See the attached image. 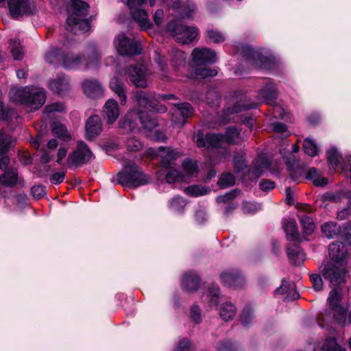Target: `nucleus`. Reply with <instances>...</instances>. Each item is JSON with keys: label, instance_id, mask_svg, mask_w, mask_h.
<instances>
[{"label": "nucleus", "instance_id": "obj_1", "mask_svg": "<svg viewBox=\"0 0 351 351\" xmlns=\"http://www.w3.org/2000/svg\"><path fill=\"white\" fill-rule=\"evenodd\" d=\"M133 102L137 106V109L129 111L119 123V128L126 133L134 132L138 128L136 121L132 119L134 113L138 114L143 128L152 132L158 126L157 119L153 113H164L167 110L165 106L155 104L152 95L143 90L134 93Z\"/></svg>", "mask_w": 351, "mask_h": 351}, {"label": "nucleus", "instance_id": "obj_2", "mask_svg": "<svg viewBox=\"0 0 351 351\" xmlns=\"http://www.w3.org/2000/svg\"><path fill=\"white\" fill-rule=\"evenodd\" d=\"M130 10L132 19L142 29H147L152 26L148 14L144 9L146 0H121ZM174 10H180L183 17H190L195 10V4L189 0H162ZM151 7L156 4V0H149Z\"/></svg>", "mask_w": 351, "mask_h": 351}, {"label": "nucleus", "instance_id": "obj_3", "mask_svg": "<svg viewBox=\"0 0 351 351\" xmlns=\"http://www.w3.org/2000/svg\"><path fill=\"white\" fill-rule=\"evenodd\" d=\"M240 130L238 128H228L225 134H207L204 137L202 134H198L196 143L199 147H206L207 149H216L217 154H221L220 162L227 158L226 145L239 143Z\"/></svg>", "mask_w": 351, "mask_h": 351}, {"label": "nucleus", "instance_id": "obj_4", "mask_svg": "<svg viewBox=\"0 0 351 351\" xmlns=\"http://www.w3.org/2000/svg\"><path fill=\"white\" fill-rule=\"evenodd\" d=\"M342 297V291L339 288H335L330 291L324 316L331 318L341 327H346L351 325V310L348 313V308L341 304Z\"/></svg>", "mask_w": 351, "mask_h": 351}, {"label": "nucleus", "instance_id": "obj_5", "mask_svg": "<svg viewBox=\"0 0 351 351\" xmlns=\"http://www.w3.org/2000/svg\"><path fill=\"white\" fill-rule=\"evenodd\" d=\"M89 5L81 0H72L68 9L66 28L75 34L89 31L90 21L88 18Z\"/></svg>", "mask_w": 351, "mask_h": 351}, {"label": "nucleus", "instance_id": "obj_6", "mask_svg": "<svg viewBox=\"0 0 351 351\" xmlns=\"http://www.w3.org/2000/svg\"><path fill=\"white\" fill-rule=\"evenodd\" d=\"M100 53L95 44H90L86 49V57L73 53H65L62 57V66L66 69H80L98 68L100 62Z\"/></svg>", "mask_w": 351, "mask_h": 351}, {"label": "nucleus", "instance_id": "obj_7", "mask_svg": "<svg viewBox=\"0 0 351 351\" xmlns=\"http://www.w3.org/2000/svg\"><path fill=\"white\" fill-rule=\"evenodd\" d=\"M10 95L14 101L27 105L34 110L40 108L46 101L45 90L36 86L12 88Z\"/></svg>", "mask_w": 351, "mask_h": 351}, {"label": "nucleus", "instance_id": "obj_8", "mask_svg": "<svg viewBox=\"0 0 351 351\" xmlns=\"http://www.w3.org/2000/svg\"><path fill=\"white\" fill-rule=\"evenodd\" d=\"M117 182L123 187L136 188L149 182V178L135 164L128 162L117 176Z\"/></svg>", "mask_w": 351, "mask_h": 351}, {"label": "nucleus", "instance_id": "obj_9", "mask_svg": "<svg viewBox=\"0 0 351 351\" xmlns=\"http://www.w3.org/2000/svg\"><path fill=\"white\" fill-rule=\"evenodd\" d=\"M174 39L182 44L191 43L198 35V30L194 26H186L180 21L175 20L168 23L166 27Z\"/></svg>", "mask_w": 351, "mask_h": 351}, {"label": "nucleus", "instance_id": "obj_10", "mask_svg": "<svg viewBox=\"0 0 351 351\" xmlns=\"http://www.w3.org/2000/svg\"><path fill=\"white\" fill-rule=\"evenodd\" d=\"M242 53L252 65L266 69H274L278 64L273 55H264L258 51H254L250 46L242 47Z\"/></svg>", "mask_w": 351, "mask_h": 351}, {"label": "nucleus", "instance_id": "obj_11", "mask_svg": "<svg viewBox=\"0 0 351 351\" xmlns=\"http://www.w3.org/2000/svg\"><path fill=\"white\" fill-rule=\"evenodd\" d=\"M324 278L328 280L331 286H337L346 282L347 269L346 263H328L322 270Z\"/></svg>", "mask_w": 351, "mask_h": 351}, {"label": "nucleus", "instance_id": "obj_12", "mask_svg": "<svg viewBox=\"0 0 351 351\" xmlns=\"http://www.w3.org/2000/svg\"><path fill=\"white\" fill-rule=\"evenodd\" d=\"M114 44L117 52L121 56H132L140 54L142 51L139 43L124 33L117 36Z\"/></svg>", "mask_w": 351, "mask_h": 351}, {"label": "nucleus", "instance_id": "obj_13", "mask_svg": "<svg viewBox=\"0 0 351 351\" xmlns=\"http://www.w3.org/2000/svg\"><path fill=\"white\" fill-rule=\"evenodd\" d=\"M93 158L88 146L83 141L77 143L76 148L69 155L66 162L69 168H77L88 163Z\"/></svg>", "mask_w": 351, "mask_h": 351}, {"label": "nucleus", "instance_id": "obj_14", "mask_svg": "<svg viewBox=\"0 0 351 351\" xmlns=\"http://www.w3.org/2000/svg\"><path fill=\"white\" fill-rule=\"evenodd\" d=\"M221 282L230 288L238 289L245 284V278L240 270L236 268H229L223 271L220 274Z\"/></svg>", "mask_w": 351, "mask_h": 351}, {"label": "nucleus", "instance_id": "obj_15", "mask_svg": "<svg viewBox=\"0 0 351 351\" xmlns=\"http://www.w3.org/2000/svg\"><path fill=\"white\" fill-rule=\"evenodd\" d=\"M192 63L194 66H205L216 61L217 55L215 51L203 47L195 48L191 53Z\"/></svg>", "mask_w": 351, "mask_h": 351}, {"label": "nucleus", "instance_id": "obj_16", "mask_svg": "<svg viewBox=\"0 0 351 351\" xmlns=\"http://www.w3.org/2000/svg\"><path fill=\"white\" fill-rule=\"evenodd\" d=\"M10 15L14 19H18L32 12L33 5L29 0H8Z\"/></svg>", "mask_w": 351, "mask_h": 351}, {"label": "nucleus", "instance_id": "obj_17", "mask_svg": "<svg viewBox=\"0 0 351 351\" xmlns=\"http://www.w3.org/2000/svg\"><path fill=\"white\" fill-rule=\"evenodd\" d=\"M148 76L149 71L144 66H130L128 69L130 80L136 87H147Z\"/></svg>", "mask_w": 351, "mask_h": 351}, {"label": "nucleus", "instance_id": "obj_18", "mask_svg": "<svg viewBox=\"0 0 351 351\" xmlns=\"http://www.w3.org/2000/svg\"><path fill=\"white\" fill-rule=\"evenodd\" d=\"M247 97L241 93H236L232 97L230 98V101L233 105L232 107H228L223 112L226 116H229L231 114L237 113L242 110L255 108L256 104L254 103L247 104Z\"/></svg>", "mask_w": 351, "mask_h": 351}, {"label": "nucleus", "instance_id": "obj_19", "mask_svg": "<svg viewBox=\"0 0 351 351\" xmlns=\"http://www.w3.org/2000/svg\"><path fill=\"white\" fill-rule=\"evenodd\" d=\"M193 107L189 103L175 104L172 116L173 123L182 127L186 123V119L193 113Z\"/></svg>", "mask_w": 351, "mask_h": 351}, {"label": "nucleus", "instance_id": "obj_20", "mask_svg": "<svg viewBox=\"0 0 351 351\" xmlns=\"http://www.w3.org/2000/svg\"><path fill=\"white\" fill-rule=\"evenodd\" d=\"M278 92L271 80L268 79L265 81L264 86L260 90L258 99L263 102L271 104L274 100L277 98Z\"/></svg>", "mask_w": 351, "mask_h": 351}, {"label": "nucleus", "instance_id": "obj_21", "mask_svg": "<svg viewBox=\"0 0 351 351\" xmlns=\"http://www.w3.org/2000/svg\"><path fill=\"white\" fill-rule=\"evenodd\" d=\"M328 253L330 261L335 263H345L347 250L342 242H335L328 247Z\"/></svg>", "mask_w": 351, "mask_h": 351}, {"label": "nucleus", "instance_id": "obj_22", "mask_svg": "<svg viewBox=\"0 0 351 351\" xmlns=\"http://www.w3.org/2000/svg\"><path fill=\"white\" fill-rule=\"evenodd\" d=\"M157 154L160 157V163L162 167H168L180 156V153L176 149L159 147Z\"/></svg>", "mask_w": 351, "mask_h": 351}, {"label": "nucleus", "instance_id": "obj_23", "mask_svg": "<svg viewBox=\"0 0 351 351\" xmlns=\"http://www.w3.org/2000/svg\"><path fill=\"white\" fill-rule=\"evenodd\" d=\"M86 137L92 140L97 136L102 130L101 120L98 115H93L86 123Z\"/></svg>", "mask_w": 351, "mask_h": 351}, {"label": "nucleus", "instance_id": "obj_24", "mask_svg": "<svg viewBox=\"0 0 351 351\" xmlns=\"http://www.w3.org/2000/svg\"><path fill=\"white\" fill-rule=\"evenodd\" d=\"M118 103L113 99H109L104 106L103 116L109 124L114 123L119 116Z\"/></svg>", "mask_w": 351, "mask_h": 351}, {"label": "nucleus", "instance_id": "obj_25", "mask_svg": "<svg viewBox=\"0 0 351 351\" xmlns=\"http://www.w3.org/2000/svg\"><path fill=\"white\" fill-rule=\"evenodd\" d=\"M199 286V278L195 272L186 273L182 280V289L186 292L196 291Z\"/></svg>", "mask_w": 351, "mask_h": 351}, {"label": "nucleus", "instance_id": "obj_26", "mask_svg": "<svg viewBox=\"0 0 351 351\" xmlns=\"http://www.w3.org/2000/svg\"><path fill=\"white\" fill-rule=\"evenodd\" d=\"M109 86L118 96L121 105L125 106L128 101L125 84L117 77H114L110 80Z\"/></svg>", "mask_w": 351, "mask_h": 351}, {"label": "nucleus", "instance_id": "obj_27", "mask_svg": "<svg viewBox=\"0 0 351 351\" xmlns=\"http://www.w3.org/2000/svg\"><path fill=\"white\" fill-rule=\"evenodd\" d=\"M351 157V156H350ZM328 161L334 169L340 167L342 169L343 165H348V158L346 156L344 159L342 158L341 156L339 153L337 149L335 147H331L327 152Z\"/></svg>", "mask_w": 351, "mask_h": 351}, {"label": "nucleus", "instance_id": "obj_28", "mask_svg": "<svg viewBox=\"0 0 351 351\" xmlns=\"http://www.w3.org/2000/svg\"><path fill=\"white\" fill-rule=\"evenodd\" d=\"M217 74L215 69H208L205 66H194L189 72V77L194 80H202L214 77Z\"/></svg>", "mask_w": 351, "mask_h": 351}, {"label": "nucleus", "instance_id": "obj_29", "mask_svg": "<svg viewBox=\"0 0 351 351\" xmlns=\"http://www.w3.org/2000/svg\"><path fill=\"white\" fill-rule=\"evenodd\" d=\"M83 89L85 94L89 97H96L103 94V88L95 80H86L83 82Z\"/></svg>", "mask_w": 351, "mask_h": 351}, {"label": "nucleus", "instance_id": "obj_30", "mask_svg": "<svg viewBox=\"0 0 351 351\" xmlns=\"http://www.w3.org/2000/svg\"><path fill=\"white\" fill-rule=\"evenodd\" d=\"M287 253L289 259L295 265H300L305 260V255L304 252L295 243L289 245L287 247Z\"/></svg>", "mask_w": 351, "mask_h": 351}, {"label": "nucleus", "instance_id": "obj_31", "mask_svg": "<svg viewBox=\"0 0 351 351\" xmlns=\"http://www.w3.org/2000/svg\"><path fill=\"white\" fill-rule=\"evenodd\" d=\"M169 56L171 65L175 71H178L180 68L185 65L186 55L182 51L173 47L169 51Z\"/></svg>", "mask_w": 351, "mask_h": 351}, {"label": "nucleus", "instance_id": "obj_32", "mask_svg": "<svg viewBox=\"0 0 351 351\" xmlns=\"http://www.w3.org/2000/svg\"><path fill=\"white\" fill-rule=\"evenodd\" d=\"M282 227L289 241H299V233L296 223L293 219H284L282 221Z\"/></svg>", "mask_w": 351, "mask_h": 351}, {"label": "nucleus", "instance_id": "obj_33", "mask_svg": "<svg viewBox=\"0 0 351 351\" xmlns=\"http://www.w3.org/2000/svg\"><path fill=\"white\" fill-rule=\"evenodd\" d=\"M19 182V176L16 169H8L0 176V183L6 187H12Z\"/></svg>", "mask_w": 351, "mask_h": 351}, {"label": "nucleus", "instance_id": "obj_34", "mask_svg": "<svg viewBox=\"0 0 351 351\" xmlns=\"http://www.w3.org/2000/svg\"><path fill=\"white\" fill-rule=\"evenodd\" d=\"M69 79L66 76H58L49 82V87L54 93H62L69 88Z\"/></svg>", "mask_w": 351, "mask_h": 351}, {"label": "nucleus", "instance_id": "obj_35", "mask_svg": "<svg viewBox=\"0 0 351 351\" xmlns=\"http://www.w3.org/2000/svg\"><path fill=\"white\" fill-rule=\"evenodd\" d=\"M346 196H347V192L343 191H328L320 195L317 201L339 203Z\"/></svg>", "mask_w": 351, "mask_h": 351}, {"label": "nucleus", "instance_id": "obj_36", "mask_svg": "<svg viewBox=\"0 0 351 351\" xmlns=\"http://www.w3.org/2000/svg\"><path fill=\"white\" fill-rule=\"evenodd\" d=\"M306 178L308 180H312L313 184L316 186H326L328 180L326 178L321 176L320 171L316 168H311L306 173Z\"/></svg>", "mask_w": 351, "mask_h": 351}, {"label": "nucleus", "instance_id": "obj_37", "mask_svg": "<svg viewBox=\"0 0 351 351\" xmlns=\"http://www.w3.org/2000/svg\"><path fill=\"white\" fill-rule=\"evenodd\" d=\"M270 169V162L265 157H258L254 163V167L249 170L250 173H252L255 178L260 176L263 169Z\"/></svg>", "mask_w": 351, "mask_h": 351}, {"label": "nucleus", "instance_id": "obj_38", "mask_svg": "<svg viewBox=\"0 0 351 351\" xmlns=\"http://www.w3.org/2000/svg\"><path fill=\"white\" fill-rule=\"evenodd\" d=\"M65 53L56 47H50L45 54V60L49 64H62V57Z\"/></svg>", "mask_w": 351, "mask_h": 351}, {"label": "nucleus", "instance_id": "obj_39", "mask_svg": "<svg viewBox=\"0 0 351 351\" xmlns=\"http://www.w3.org/2000/svg\"><path fill=\"white\" fill-rule=\"evenodd\" d=\"M205 300L210 307L216 306L219 302V288L217 285H212L205 295Z\"/></svg>", "mask_w": 351, "mask_h": 351}, {"label": "nucleus", "instance_id": "obj_40", "mask_svg": "<svg viewBox=\"0 0 351 351\" xmlns=\"http://www.w3.org/2000/svg\"><path fill=\"white\" fill-rule=\"evenodd\" d=\"M237 308L235 306L230 302H226L222 304L219 310L220 317L224 321H229L234 318L236 315Z\"/></svg>", "mask_w": 351, "mask_h": 351}, {"label": "nucleus", "instance_id": "obj_41", "mask_svg": "<svg viewBox=\"0 0 351 351\" xmlns=\"http://www.w3.org/2000/svg\"><path fill=\"white\" fill-rule=\"evenodd\" d=\"M51 131L54 136L64 141H67L71 139V136L66 128L65 125L60 123H53L51 125Z\"/></svg>", "mask_w": 351, "mask_h": 351}, {"label": "nucleus", "instance_id": "obj_42", "mask_svg": "<svg viewBox=\"0 0 351 351\" xmlns=\"http://www.w3.org/2000/svg\"><path fill=\"white\" fill-rule=\"evenodd\" d=\"M323 234L328 239H333L341 232V228L335 222H326L322 226Z\"/></svg>", "mask_w": 351, "mask_h": 351}, {"label": "nucleus", "instance_id": "obj_43", "mask_svg": "<svg viewBox=\"0 0 351 351\" xmlns=\"http://www.w3.org/2000/svg\"><path fill=\"white\" fill-rule=\"evenodd\" d=\"M186 204V201L183 197L177 196L172 198L169 202L168 206L173 212L178 214H182Z\"/></svg>", "mask_w": 351, "mask_h": 351}, {"label": "nucleus", "instance_id": "obj_44", "mask_svg": "<svg viewBox=\"0 0 351 351\" xmlns=\"http://www.w3.org/2000/svg\"><path fill=\"white\" fill-rule=\"evenodd\" d=\"M10 52L14 60H21L23 57V50L20 41L17 38L10 39Z\"/></svg>", "mask_w": 351, "mask_h": 351}, {"label": "nucleus", "instance_id": "obj_45", "mask_svg": "<svg viewBox=\"0 0 351 351\" xmlns=\"http://www.w3.org/2000/svg\"><path fill=\"white\" fill-rule=\"evenodd\" d=\"M240 320L241 324L245 327H249L254 323V311L250 306H247L243 308Z\"/></svg>", "mask_w": 351, "mask_h": 351}, {"label": "nucleus", "instance_id": "obj_46", "mask_svg": "<svg viewBox=\"0 0 351 351\" xmlns=\"http://www.w3.org/2000/svg\"><path fill=\"white\" fill-rule=\"evenodd\" d=\"M303 149L306 154L311 157H314L319 152V147L317 143L311 138H306L303 143Z\"/></svg>", "mask_w": 351, "mask_h": 351}, {"label": "nucleus", "instance_id": "obj_47", "mask_svg": "<svg viewBox=\"0 0 351 351\" xmlns=\"http://www.w3.org/2000/svg\"><path fill=\"white\" fill-rule=\"evenodd\" d=\"M184 191L186 194L191 196L197 197L208 193L210 192V189L206 186L192 185L186 187L184 189Z\"/></svg>", "mask_w": 351, "mask_h": 351}, {"label": "nucleus", "instance_id": "obj_48", "mask_svg": "<svg viewBox=\"0 0 351 351\" xmlns=\"http://www.w3.org/2000/svg\"><path fill=\"white\" fill-rule=\"evenodd\" d=\"M206 38L210 43H221L225 40V36L218 29H208Z\"/></svg>", "mask_w": 351, "mask_h": 351}, {"label": "nucleus", "instance_id": "obj_49", "mask_svg": "<svg viewBox=\"0 0 351 351\" xmlns=\"http://www.w3.org/2000/svg\"><path fill=\"white\" fill-rule=\"evenodd\" d=\"M182 167L184 173L187 176H196L199 171V167L195 161L185 160L182 163Z\"/></svg>", "mask_w": 351, "mask_h": 351}, {"label": "nucleus", "instance_id": "obj_50", "mask_svg": "<svg viewBox=\"0 0 351 351\" xmlns=\"http://www.w3.org/2000/svg\"><path fill=\"white\" fill-rule=\"evenodd\" d=\"M320 351H346L339 346L334 337H328L324 342Z\"/></svg>", "mask_w": 351, "mask_h": 351}, {"label": "nucleus", "instance_id": "obj_51", "mask_svg": "<svg viewBox=\"0 0 351 351\" xmlns=\"http://www.w3.org/2000/svg\"><path fill=\"white\" fill-rule=\"evenodd\" d=\"M301 225L306 234H310L314 231L315 225L311 217L305 215L299 216Z\"/></svg>", "mask_w": 351, "mask_h": 351}, {"label": "nucleus", "instance_id": "obj_52", "mask_svg": "<svg viewBox=\"0 0 351 351\" xmlns=\"http://www.w3.org/2000/svg\"><path fill=\"white\" fill-rule=\"evenodd\" d=\"M233 164L234 171L236 173H240L247 167L245 158L241 154H237L234 156Z\"/></svg>", "mask_w": 351, "mask_h": 351}, {"label": "nucleus", "instance_id": "obj_53", "mask_svg": "<svg viewBox=\"0 0 351 351\" xmlns=\"http://www.w3.org/2000/svg\"><path fill=\"white\" fill-rule=\"evenodd\" d=\"M154 60L158 64L162 71L161 76L163 77H167V64L165 61V57L162 56L157 51L154 52Z\"/></svg>", "mask_w": 351, "mask_h": 351}, {"label": "nucleus", "instance_id": "obj_54", "mask_svg": "<svg viewBox=\"0 0 351 351\" xmlns=\"http://www.w3.org/2000/svg\"><path fill=\"white\" fill-rule=\"evenodd\" d=\"M234 182L235 179L232 173H224L220 177L218 181V185L221 188L224 189L232 186Z\"/></svg>", "mask_w": 351, "mask_h": 351}, {"label": "nucleus", "instance_id": "obj_55", "mask_svg": "<svg viewBox=\"0 0 351 351\" xmlns=\"http://www.w3.org/2000/svg\"><path fill=\"white\" fill-rule=\"evenodd\" d=\"M261 208V206L255 202H245L242 205V210L245 214H254Z\"/></svg>", "mask_w": 351, "mask_h": 351}, {"label": "nucleus", "instance_id": "obj_56", "mask_svg": "<svg viewBox=\"0 0 351 351\" xmlns=\"http://www.w3.org/2000/svg\"><path fill=\"white\" fill-rule=\"evenodd\" d=\"M238 347L231 340L221 341L218 347V351H237Z\"/></svg>", "mask_w": 351, "mask_h": 351}, {"label": "nucleus", "instance_id": "obj_57", "mask_svg": "<svg viewBox=\"0 0 351 351\" xmlns=\"http://www.w3.org/2000/svg\"><path fill=\"white\" fill-rule=\"evenodd\" d=\"M65 110V106L64 104L61 102H55L50 105H47L45 108V112L47 114H51L56 112H63Z\"/></svg>", "mask_w": 351, "mask_h": 351}, {"label": "nucleus", "instance_id": "obj_58", "mask_svg": "<svg viewBox=\"0 0 351 351\" xmlns=\"http://www.w3.org/2000/svg\"><path fill=\"white\" fill-rule=\"evenodd\" d=\"M206 101L212 107H217L220 101L219 95L215 91H209L206 96Z\"/></svg>", "mask_w": 351, "mask_h": 351}, {"label": "nucleus", "instance_id": "obj_59", "mask_svg": "<svg viewBox=\"0 0 351 351\" xmlns=\"http://www.w3.org/2000/svg\"><path fill=\"white\" fill-rule=\"evenodd\" d=\"M189 317L191 320L195 324H199L202 322L201 311L199 306L196 305L191 306Z\"/></svg>", "mask_w": 351, "mask_h": 351}, {"label": "nucleus", "instance_id": "obj_60", "mask_svg": "<svg viewBox=\"0 0 351 351\" xmlns=\"http://www.w3.org/2000/svg\"><path fill=\"white\" fill-rule=\"evenodd\" d=\"M126 146L128 150L135 152L140 150L143 147V144L139 140L132 137L127 140Z\"/></svg>", "mask_w": 351, "mask_h": 351}, {"label": "nucleus", "instance_id": "obj_61", "mask_svg": "<svg viewBox=\"0 0 351 351\" xmlns=\"http://www.w3.org/2000/svg\"><path fill=\"white\" fill-rule=\"evenodd\" d=\"M181 178V174L178 170L169 169L165 173L166 182L169 184L173 183Z\"/></svg>", "mask_w": 351, "mask_h": 351}, {"label": "nucleus", "instance_id": "obj_62", "mask_svg": "<svg viewBox=\"0 0 351 351\" xmlns=\"http://www.w3.org/2000/svg\"><path fill=\"white\" fill-rule=\"evenodd\" d=\"M194 350L193 346L186 339H182L175 348L173 351H193Z\"/></svg>", "mask_w": 351, "mask_h": 351}, {"label": "nucleus", "instance_id": "obj_63", "mask_svg": "<svg viewBox=\"0 0 351 351\" xmlns=\"http://www.w3.org/2000/svg\"><path fill=\"white\" fill-rule=\"evenodd\" d=\"M195 219L198 224H202L206 221L207 214L205 208L199 207L195 210Z\"/></svg>", "mask_w": 351, "mask_h": 351}, {"label": "nucleus", "instance_id": "obj_64", "mask_svg": "<svg viewBox=\"0 0 351 351\" xmlns=\"http://www.w3.org/2000/svg\"><path fill=\"white\" fill-rule=\"evenodd\" d=\"M271 125L273 130L282 134L283 137H287L289 135V132L287 131V128L285 124L279 122H274Z\"/></svg>", "mask_w": 351, "mask_h": 351}]
</instances>
